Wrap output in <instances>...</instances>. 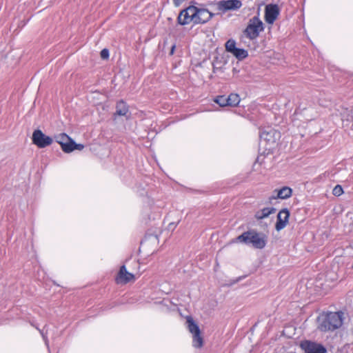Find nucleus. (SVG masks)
<instances>
[{
  "instance_id": "nucleus-1",
  "label": "nucleus",
  "mask_w": 353,
  "mask_h": 353,
  "mask_svg": "<svg viewBox=\"0 0 353 353\" xmlns=\"http://www.w3.org/2000/svg\"><path fill=\"white\" fill-rule=\"evenodd\" d=\"M343 312H327L321 314L318 319V329L322 332L333 331L343 324Z\"/></svg>"
},
{
  "instance_id": "nucleus-2",
  "label": "nucleus",
  "mask_w": 353,
  "mask_h": 353,
  "mask_svg": "<svg viewBox=\"0 0 353 353\" xmlns=\"http://www.w3.org/2000/svg\"><path fill=\"white\" fill-rule=\"evenodd\" d=\"M236 241L246 245H251L256 249H263L266 245L265 236L255 230L243 232L236 238Z\"/></svg>"
},
{
  "instance_id": "nucleus-3",
  "label": "nucleus",
  "mask_w": 353,
  "mask_h": 353,
  "mask_svg": "<svg viewBox=\"0 0 353 353\" xmlns=\"http://www.w3.org/2000/svg\"><path fill=\"white\" fill-rule=\"evenodd\" d=\"M264 30L263 23L258 16L250 19L243 33L250 40L256 39Z\"/></svg>"
},
{
  "instance_id": "nucleus-4",
  "label": "nucleus",
  "mask_w": 353,
  "mask_h": 353,
  "mask_svg": "<svg viewBox=\"0 0 353 353\" xmlns=\"http://www.w3.org/2000/svg\"><path fill=\"white\" fill-rule=\"evenodd\" d=\"M188 327L192 334V345L194 347L200 348L203 346V340L201 335V331L196 323L191 317L187 319Z\"/></svg>"
},
{
  "instance_id": "nucleus-5",
  "label": "nucleus",
  "mask_w": 353,
  "mask_h": 353,
  "mask_svg": "<svg viewBox=\"0 0 353 353\" xmlns=\"http://www.w3.org/2000/svg\"><path fill=\"white\" fill-rule=\"evenodd\" d=\"M241 6L242 2L240 0H221L216 3V10L221 13L237 10Z\"/></svg>"
},
{
  "instance_id": "nucleus-6",
  "label": "nucleus",
  "mask_w": 353,
  "mask_h": 353,
  "mask_svg": "<svg viewBox=\"0 0 353 353\" xmlns=\"http://www.w3.org/2000/svg\"><path fill=\"white\" fill-rule=\"evenodd\" d=\"M32 143L39 148H43L51 145L53 140L51 137L46 136L41 130H35L32 134Z\"/></svg>"
},
{
  "instance_id": "nucleus-7",
  "label": "nucleus",
  "mask_w": 353,
  "mask_h": 353,
  "mask_svg": "<svg viewBox=\"0 0 353 353\" xmlns=\"http://www.w3.org/2000/svg\"><path fill=\"white\" fill-rule=\"evenodd\" d=\"M194 6H190L182 10L178 17V23L181 26L190 24L192 22L194 24Z\"/></svg>"
},
{
  "instance_id": "nucleus-8",
  "label": "nucleus",
  "mask_w": 353,
  "mask_h": 353,
  "mask_svg": "<svg viewBox=\"0 0 353 353\" xmlns=\"http://www.w3.org/2000/svg\"><path fill=\"white\" fill-rule=\"evenodd\" d=\"M194 24H204L208 22L214 14L205 8L194 6Z\"/></svg>"
},
{
  "instance_id": "nucleus-9",
  "label": "nucleus",
  "mask_w": 353,
  "mask_h": 353,
  "mask_svg": "<svg viewBox=\"0 0 353 353\" xmlns=\"http://www.w3.org/2000/svg\"><path fill=\"white\" fill-rule=\"evenodd\" d=\"M279 14V8L276 4H269L265 8V20L268 24H273Z\"/></svg>"
},
{
  "instance_id": "nucleus-10",
  "label": "nucleus",
  "mask_w": 353,
  "mask_h": 353,
  "mask_svg": "<svg viewBox=\"0 0 353 353\" xmlns=\"http://www.w3.org/2000/svg\"><path fill=\"white\" fill-rule=\"evenodd\" d=\"M301 347L305 353H326V350L323 345L309 341H303Z\"/></svg>"
},
{
  "instance_id": "nucleus-11",
  "label": "nucleus",
  "mask_w": 353,
  "mask_h": 353,
  "mask_svg": "<svg viewBox=\"0 0 353 353\" xmlns=\"http://www.w3.org/2000/svg\"><path fill=\"white\" fill-rule=\"evenodd\" d=\"M135 281V276L128 272L125 265H122L116 277V282L118 284H126Z\"/></svg>"
},
{
  "instance_id": "nucleus-12",
  "label": "nucleus",
  "mask_w": 353,
  "mask_h": 353,
  "mask_svg": "<svg viewBox=\"0 0 353 353\" xmlns=\"http://www.w3.org/2000/svg\"><path fill=\"white\" fill-rule=\"evenodd\" d=\"M289 216L290 212L287 208H284L279 212L275 225V228L277 231L281 230L286 226L288 223Z\"/></svg>"
},
{
  "instance_id": "nucleus-13",
  "label": "nucleus",
  "mask_w": 353,
  "mask_h": 353,
  "mask_svg": "<svg viewBox=\"0 0 353 353\" xmlns=\"http://www.w3.org/2000/svg\"><path fill=\"white\" fill-rule=\"evenodd\" d=\"M274 192H276V196H274V199L279 198L281 199H286L291 196L292 190L289 187L285 186L279 190H275Z\"/></svg>"
},
{
  "instance_id": "nucleus-14",
  "label": "nucleus",
  "mask_w": 353,
  "mask_h": 353,
  "mask_svg": "<svg viewBox=\"0 0 353 353\" xmlns=\"http://www.w3.org/2000/svg\"><path fill=\"white\" fill-rule=\"evenodd\" d=\"M276 209L274 208H265L261 210L256 212L255 217L256 219H263L268 217L270 214L274 213Z\"/></svg>"
},
{
  "instance_id": "nucleus-15",
  "label": "nucleus",
  "mask_w": 353,
  "mask_h": 353,
  "mask_svg": "<svg viewBox=\"0 0 353 353\" xmlns=\"http://www.w3.org/2000/svg\"><path fill=\"white\" fill-rule=\"evenodd\" d=\"M128 111V107L124 101H121L117 103L116 106V115L126 116Z\"/></svg>"
},
{
  "instance_id": "nucleus-16",
  "label": "nucleus",
  "mask_w": 353,
  "mask_h": 353,
  "mask_svg": "<svg viewBox=\"0 0 353 353\" xmlns=\"http://www.w3.org/2000/svg\"><path fill=\"white\" fill-rule=\"evenodd\" d=\"M341 119L342 121L344 122H350L353 119V115L352 110H348L347 108L343 109L342 112H341Z\"/></svg>"
},
{
  "instance_id": "nucleus-17",
  "label": "nucleus",
  "mask_w": 353,
  "mask_h": 353,
  "mask_svg": "<svg viewBox=\"0 0 353 353\" xmlns=\"http://www.w3.org/2000/svg\"><path fill=\"white\" fill-rule=\"evenodd\" d=\"M227 98L228 106H236L240 102V97L237 94L232 93Z\"/></svg>"
},
{
  "instance_id": "nucleus-18",
  "label": "nucleus",
  "mask_w": 353,
  "mask_h": 353,
  "mask_svg": "<svg viewBox=\"0 0 353 353\" xmlns=\"http://www.w3.org/2000/svg\"><path fill=\"white\" fill-rule=\"evenodd\" d=\"M232 54L239 60H242L248 56V53L245 50L237 48Z\"/></svg>"
},
{
  "instance_id": "nucleus-19",
  "label": "nucleus",
  "mask_w": 353,
  "mask_h": 353,
  "mask_svg": "<svg viewBox=\"0 0 353 353\" xmlns=\"http://www.w3.org/2000/svg\"><path fill=\"white\" fill-rule=\"evenodd\" d=\"M74 145V141L70 137L69 141H66V143L61 146V149L64 152L70 153L73 151Z\"/></svg>"
},
{
  "instance_id": "nucleus-20",
  "label": "nucleus",
  "mask_w": 353,
  "mask_h": 353,
  "mask_svg": "<svg viewBox=\"0 0 353 353\" xmlns=\"http://www.w3.org/2000/svg\"><path fill=\"white\" fill-rule=\"evenodd\" d=\"M69 138L70 137L68 136L65 133H61V134H59L58 135H56L54 137V139L55 141L59 143L60 144L61 147L62 145H63L64 143H66V141H69Z\"/></svg>"
},
{
  "instance_id": "nucleus-21",
  "label": "nucleus",
  "mask_w": 353,
  "mask_h": 353,
  "mask_svg": "<svg viewBox=\"0 0 353 353\" xmlns=\"http://www.w3.org/2000/svg\"><path fill=\"white\" fill-rule=\"evenodd\" d=\"M276 134V132L274 130H270V131H263L261 134V139L267 140L268 141H272V137Z\"/></svg>"
},
{
  "instance_id": "nucleus-22",
  "label": "nucleus",
  "mask_w": 353,
  "mask_h": 353,
  "mask_svg": "<svg viewBox=\"0 0 353 353\" xmlns=\"http://www.w3.org/2000/svg\"><path fill=\"white\" fill-rule=\"evenodd\" d=\"M214 102L219 104L221 107L228 106V98L225 96H219L214 99Z\"/></svg>"
},
{
  "instance_id": "nucleus-23",
  "label": "nucleus",
  "mask_w": 353,
  "mask_h": 353,
  "mask_svg": "<svg viewBox=\"0 0 353 353\" xmlns=\"http://www.w3.org/2000/svg\"><path fill=\"white\" fill-rule=\"evenodd\" d=\"M236 42L233 39H229L225 43V49L228 52L232 53L236 50Z\"/></svg>"
},
{
  "instance_id": "nucleus-24",
  "label": "nucleus",
  "mask_w": 353,
  "mask_h": 353,
  "mask_svg": "<svg viewBox=\"0 0 353 353\" xmlns=\"http://www.w3.org/2000/svg\"><path fill=\"white\" fill-rule=\"evenodd\" d=\"M343 192V189L340 185H336L332 190V194L335 196H339L342 195Z\"/></svg>"
},
{
  "instance_id": "nucleus-25",
  "label": "nucleus",
  "mask_w": 353,
  "mask_h": 353,
  "mask_svg": "<svg viewBox=\"0 0 353 353\" xmlns=\"http://www.w3.org/2000/svg\"><path fill=\"white\" fill-rule=\"evenodd\" d=\"M101 57L103 59H106L109 57V51L108 49H103L101 51Z\"/></svg>"
},
{
  "instance_id": "nucleus-26",
  "label": "nucleus",
  "mask_w": 353,
  "mask_h": 353,
  "mask_svg": "<svg viewBox=\"0 0 353 353\" xmlns=\"http://www.w3.org/2000/svg\"><path fill=\"white\" fill-rule=\"evenodd\" d=\"M83 148H84L83 145H82V144H77L74 142V147H73V151L74 150H81Z\"/></svg>"
},
{
  "instance_id": "nucleus-27",
  "label": "nucleus",
  "mask_w": 353,
  "mask_h": 353,
  "mask_svg": "<svg viewBox=\"0 0 353 353\" xmlns=\"http://www.w3.org/2000/svg\"><path fill=\"white\" fill-rule=\"evenodd\" d=\"M174 48H175V46H173L171 48V50H170V54H172L174 53Z\"/></svg>"
},
{
  "instance_id": "nucleus-28",
  "label": "nucleus",
  "mask_w": 353,
  "mask_h": 353,
  "mask_svg": "<svg viewBox=\"0 0 353 353\" xmlns=\"http://www.w3.org/2000/svg\"><path fill=\"white\" fill-rule=\"evenodd\" d=\"M41 333L43 335V339L45 340L46 344L48 345V340L46 339V337L44 336V335L43 334V333L41 332Z\"/></svg>"
},
{
  "instance_id": "nucleus-29",
  "label": "nucleus",
  "mask_w": 353,
  "mask_h": 353,
  "mask_svg": "<svg viewBox=\"0 0 353 353\" xmlns=\"http://www.w3.org/2000/svg\"><path fill=\"white\" fill-rule=\"evenodd\" d=\"M277 136H278V139H279V137H280V135H279V132H278Z\"/></svg>"
}]
</instances>
